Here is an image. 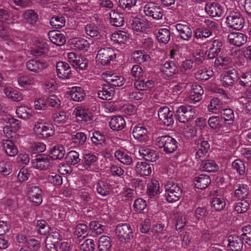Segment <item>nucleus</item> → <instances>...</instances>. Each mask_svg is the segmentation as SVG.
Segmentation results:
<instances>
[{
    "instance_id": "nucleus-1",
    "label": "nucleus",
    "mask_w": 251,
    "mask_h": 251,
    "mask_svg": "<svg viewBox=\"0 0 251 251\" xmlns=\"http://www.w3.org/2000/svg\"><path fill=\"white\" fill-rule=\"evenodd\" d=\"M165 196L169 202H173L178 201L182 196V190L179 185L173 180L167 182L165 185Z\"/></svg>"
},
{
    "instance_id": "nucleus-2",
    "label": "nucleus",
    "mask_w": 251,
    "mask_h": 251,
    "mask_svg": "<svg viewBox=\"0 0 251 251\" xmlns=\"http://www.w3.org/2000/svg\"><path fill=\"white\" fill-rule=\"evenodd\" d=\"M156 145L159 148H163V151L166 153H172L177 148V142L176 139L168 135L158 137Z\"/></svg>"
},
{
    "instance_id": "nucleus-3",
    "label": "nucleus",
    "mask_w": 251,
    "mask_h": 251,
    "mask_svg": "<svg viewBox=\"0 0 251 251\" xmlns=\"http://www.w3.org/2000/svg\"><path fill=\"white\" fill-rule=\"evenodd\" d=\"M226 23L230 28L240 30L244 27L245 21L240 13L230 11L226 17Z\"/></svg>"
},
{
    "instance_id": "nucleus-4",
    "label": "nucleus",
    "mask_w": 251,
    "mask_h": 251,
    "mask_svg": "<svg viewBox=\"0 0 251 251\" xmlns=\"http://www.w3.org/2000/svg\"><path fill=\"white\" fill-rule=\"evenodd\" d=\"M115 58L116 53L114 50L108 47L100 49L96 57L97 62L103 66L109 64Z\"/></svg>"
},
{
    "instance_id": "nucleus-5",
    "label": "nucleus",
    "mask_w": 251,
    "mask_h": 251,
    "mask_svg": "<svg viewBox=\"0 0 251 251\" xmlns=\"http://www.w3.org/2000/svg\"><path fill=\"white\" fill-rule=\"evenodd\" d=\"M195 115L194 109L190 106L182 105L177 108L175 117L180 123H185L194 118Z\"/></svg>"
},
{
    "instance_id": "nucleus-6",
    "label": "nucleus",
    "mask_w": 251,
    "mask_h": 251,
    "mask_svg": "<svg viewBox=\"0 0 251 251\" xmlns=\"http://www.w3.org/2000/svg\"><path fill=\"white\" fill-rule=\"evenodd\" d=\"M158 116L160 124L170 126L174 123V112L166 106L160 107L158 110Z\"/></svg>"
},
{
    "instance_id": "nucleus-7",
    "label": "nucleus",
    "mask_w": 251,
    "mask_h": 251,
    "mask_svg": "<svg viewBox=\"0 0 251 251\" xmlns=\"http://www.w3.org/2000/svg\"><path fill=\"white\" fill-rule=\"evenodd\" d=\"M144 12L147 16L155 20L161 19L164 15L162 8L153 2H148L144 6Z\"/></svg>"
},
{
    "instance_id": "nucleus-8",
    "label": "nucleus",
    "mask_w": 251,
    "mask_h": 251,
    "mask_svg": "<svg viewBox=\"0 0 251 251\" xmlns=\"http://www.w3.org/2000/svg\"><path fill=\"white\" fill-rule=\"evenodd\" d=\"M32 166L40 170H47L51 166L53 163L52 159L50 155L45 154H40L36 156V158L32 160Z\"/></svg>"
},
{
    "instance_id": "nucleus-9",
    "label": "nucleus",
    "mask_w": 251,
    "mask_h": 251,
    "mask_svg": "<svg viewBox=\"0 0 251 251\" xmlns=\"http://www.w3.org/2000/svg\"><path fill=\"white\" fill-rule=\"evenodd\" d=\"M238 79V72L232 68L226 71L221 75V81L225 87L232 86Z\"/></svg>"
},
{
    "instance_id": "nucleus-10",
    "label": "nucleus",
    "mask_w": 251,
    "mask_h": 251,
    "mask_svg": "<svg viewBox=\"0 0 251 251\" xmlns=\"http://www.w3.org/2000/svg\"><path fill=\"white\" fill-rule=\"evenodd\" d=\"M160 69L165 77L169 79H172L175 75L178 73L176 65L172 61H166L160 67Z\"/></svg>"
},
{
    "instance_id": "nucleus-11",
    "label": "nucleus",
    "mask_w": 251,
    "mask_h": 251,
    "mask_svg": "<svg viewBox=\"0 0 251 251\" xmlns=\"http://www.w3.org/2000/svg\"><path fill=\"white\" fill-rule=\"evenodd\" d=\"M247 36L240 32H231L227 36L228 43L237 47H240L244 45L247 43Z\"/></svg>"
},
{
    "instance_id": "nucleus-12",
    "label": "nucleus",
    "mask_w": 251,
    "mask_h": 251,
    "mask_svg": "<svg viewBox=\"0 0 251 251\" xmlns=\"http://www.w3.org/2000/svg\"><path fill=\"white\" fill-rule=\"evenodd\" d=\"M209 48L205 52V56L208 59H213L218 56L220 52L223 43L220 40L216 39L208 43Z\"/></svg>"
},
{
    "instance_id": "nucleus-13",
    "label": "nucleus",
    "mask_w": 251,
    "mask_h": 251,
    "mask_svg": "<svg viewBox=\"0 0 251 251\" xmlns=\"http://www.w3.org/2000/svg\"><path fill=\"white\" fill-rule=\"evenodd\" d=\"M116 233L120 239L125 240L126 242L133 237L132 229L130 226L127 224L118 225L116 228Z\"/></svg>"
},
{
    "instance_id": "nucleus-14",
    "label": "nucleus",
    "mask_w": 251,
    "mask_h": 251,
    "mask_svg": "<svg viewBox=\"0 0 251 251\" xmlns=\"http://www.w3.org/2000/svg\"><path fill=\"white\" fill-rule=\"evenodd\" d=\"M56 73L57 76L61 79H65L71 77V67L66 62L60 61L56 63Z\"/></svg>"
},
{
    "instance_id": "nucleus-15",
    "label": "nucleus",
    "mask_w": 251,
    "mask_h": 251,
    "mask_svg": "<svg viewBox=\"0 0 251 251\" xmlns=\"http://www.w3.org/2000/svg\"><path fill=\"white\" fill-rule=\"evenodd\" d=\"M49 66L47 62L44 60H38L35 59H31L26 63L27 69L34 73H39L42 70L46 68Z\"/></svg>"
},
{
    "instance_id": "nucleus-16",
    "label": "nucleus",
    "mask_w": 251,
    "mask_h": 251,
    "mask_svg": "<svg viewBox=\"0 0 251 251\" xmlns=\"http://www.w3.org/2000/svg\"><path fill=\"white\" fill-rule=\"evenodd\" d=\"M205 10L207 14L212 17H219L224 13L222 6L216 2L206 3L205 6Z\"/></svg>"
},
{
    "instance_id": "nucleus-17",
    "label": "nucleus",
    "mask_w": 251,
    "mask_h": 251,
    "mask_svg": "<svg viewBox=\"0 0 251 251\" xmlns=\"http://www.w3.org/2000/svg\"><path fill=\"white\" fill-rule=\"evenodd\" d=\"M115 93V89L109 84H104L98 92V97L103 100H111Z\"/></svg>"
},
{
    "instance_id": "nucleus-18",
    "label": "nucleus",
    "mask_w": 251,
    "mask_h": 251,
    "mask_svg": "<svg viewBox=\"0 0 251 251\" xmlns=\"http://www.w3.org/2000/svg\"><path fill=\"white\" fill-rule=\"evenodd\" d=\"M132 134L136 139L141 142H145L149 138L147 129L140 124L133 127Z\"/></svg>"
},
{
    "instance_id": "nucleus-19",
    "label": "nucleus",
    "mask_w": 251,
    "mask_h": 251,
    "mask_svg": "<svg viewBox=\"0 0 251 251\" xmlns=\"http://www.w3.org/2000/svg\"><path fill=\"white\" fill-rule=\"evenodd\" d=\"M139 152L140 155L147 161L155 162L159 158L158 154L156 151L145 147H141Z\"/></svg>"
},
{
    "instance_id": "nucleus-20",
    "label": "nucleus",
    "mask_w": 251,
    "mask_h": 251,
    "mask_svg": "<svg viewBox=\"0 0 251 251\" xmlns=\"http://www.w3.org/2000/svg\"><path fill=\"white\" fill-rule=\"evenodd\" d=\"M228 247L231 251H241L243 249L242 239L236 235H230L228 237Z\"/></svg>"
},
{
    "instance_id": "nucleus-21",
    "label": "nucleus",
    "mask_w": 251,
    "mask_h": 251,
    "mask_svg": "<svg viewBox=\"0 0 251 251\" xmlns=\"http://www.w3.org/2000/svg\"><path fill=\"white\" fill-rule=\"evenodd\" d=\"M75 115L77 120L84 124L92 121L91 114L88 110L82 107H77L75 108Z\"/></svg>"
},
{
    "instance_id": "nucleus-22",
    "label": "nucleus",
    "mask_w": 251,
    "mask_h": 251,
    "mask_svg": "<svg viewBox=\"0 0 251 251\" xmlns=\"http://www.w3.org/2000/svg\"><path fill=\"white\" fill-rule=\"evenodd\" d=\"M176 27L182 39L188 41L191 38L192 36V30L188 25L177 24L176 25Z\"/></svg>"
},
{
    "instance_id": "nucleus-23",
    "label": "nucleus",
    "mask_w": 251,
    "mask_h": 251,
    "mask_svg": "<svg viewBox=\"0 0 251 251\" xmlns=\"http://www.w3.org/2000/svg\"><path fill=\"white\" fill-rule=\"evenodd\" d=\"M109 16L110 23L113 26L120 27L124 25L125 21L123 13L111 10L109 13Z\"/></svg>"
},
{
    "instance_id": "nucleus-24",
    "label": "nucleus",
    "mask_w": 251,
    "mask_h": 251,
    "mask_svg": "<svg viewBox=\"0 0 251 251\" xmlns=\"http://www.w3.org/2000/svg\"><path fill=\"white\" fill-rule=\"evenodd\" d=\"M48 34L50 41L57 46H61L66 43L64 35L57 31H51L49 32Z\"/></svg>"
},
{
    "instance_id": "nucleus-25",
    "label": "nucleus",
    "mask_w": 251,
    "mask_h": 251,
    "mask_svg": "<svg viewBox=\"0 0 251 251\" xmlns=\"http://www.w3.org/2000/svg\"><path fill=\"white\" fill-rule=\"evenodd\" d=\"M136 173L141 176H148L151 172V166L145 162L138 161L134 168Z\"/></svg>"
},
{
    "instance_id": "nucleus-26",
    "label": "nucleus",
    "mask_w": 251,
    "mask_h": 251,
    "mask_svg": "<svg viewBox=\"0 0 251 251\" xmlns=\"http://www.w3.org/2000/svg\"><path fill=\"white\" fill-rule=\"evenodd\" d=\"M147 193L151 198L156 196L160 193V186L157 180L151 179L148 184Z\"/></svg>"
},
{
    "instance_id": "nucleus-27",
    "label": "nucleus",
    "mask_w": 251,
    "mask_h": 251,
    "mask_svg": "<svg viewBox=\"0 0 251 251\" xmlns=\"http://www.w3.org/2000/svg\"><path fill=\"white\" fill-rule=\"evenodd\" d=\"M110 128L115 131H119L123 129L125 126L126 123L124 119L121 116H116L113 117L109 123Z\"/></svg>"
},
{
    "instance_id": "nucleus-28",
    "label": "nucleus",
    "mask_w": 251,
    "mask_h": 251,
    "mask_svg": "<svg viewBox=\"0 0 251 251\" xmlns=\"http://www.w3.org/2000/svg\"><path fill=\"white\" fill-rule=\"evenodd\" d=\"M71 99L76 101H82L85 96V93L83 89L80 87H73L70 92Z\"/></svg>"
},
{
    "instance_id": "nucleus-29",
    "label": "nucleus",
    "mask_w": 251,
    "mask_h": 251,
    "mask_svg": "<svg viewBox=\"0 0 251 251\" xmlns=\"http://www.w3.org/2000/svg\"><path fill=\"white\" fill-rule=\"evenodd\" d=\"M96 189L99 194L105 196L109 194L111 185L106 180H100L97 184Z\"/></svg>"
},
{
    "instance_id": "nucleus-30",
    "label": "nucleus",
    "mask_w": 251,
    "mask_h": 251,
    "mask_svg": "<svg viewBox=\"0 0 251 251\" xmlns=\"http://www.w3.org/2000/svg\"><path fill=\"white\" fill-rule=\"evenodd\" d=\"M134 86L137 90L141 91L147 90L153 87V81L151 80L145 81L141 77L135 80Z\"/></svg>"
},
{
    "instance_id": "nucleus-31",
    "label": "nucleus",
    "mask_w": 251,
    "mask_h": 251,
    "mask_svg": "<svg viewBox=\"0 0 251 251\" xmlns=\"http://www.w3.org/2000/svg\"><path fill=\"white\" fill-rule=\"evenodd\" d=\"M195 186L199 189H203L206 188L211 183V179L208 176L200 175L196 177Z\"/></svg>"
},
{
    "instance_id": "nucleus-32",
    "label": "nucleus",
    "mask_w": 251,
    "mask_h": 251,
    "mask_svg": "<svg viewBox=\"0 0 251 251\" xmlns=\"http://www.w3.org/2000/svg\"><path fill=\"white\" fill-rule=\"evenodd\" d=\"M3 148L6 153L9 156L13 157L18 153V149L14 143L9 140H5L3 142Z\"/></svg>"
},
{
    "instance_id": "nucleus-33",
    "label": "nucleus",
    "mask_w": 251,
    "mask_h": 251,
    "mask_svg": "<svg viewBox=\"0 0 251 251\" xmlns=\"http://www.w3.org/2000/svg\"><path fill=\"white\" fill-rule=\"evenodd\" d=\"M50 157L53 160L61 159L63 158L65 154V151L64 147L62 145L55 146L50 151Z\"/></svg>"
},
{
    "instance_id": "nucleus-34",
    "label": "nucleus",
    "mask_w": 251,
    "mask_h": 251,
    "mask_svg": "<svg viewBox=\"0 0 251 251\" xmlns=\"http://www.w3.org/2000/svg\"><path fill=\"white\" fill-rule=\"evenodd\" d=\"M221 120L224 119L225 124L228 125H232L234 120L233 111L230 108L224 109L221 112Z\"/></svg>"
},
{
    "instance_id": "nucleus-35",
    "label": "nucleus",
    "mask_w": 251,
    "mask_h": 251,
    "mask_svg": "<svg viewBox=\"0 0 251 251\" xmlns=\"http://www.w3.org/2000/svg\"><path fill=\"white\" fill-rule=\"evenodd\" d=\"M23 17L28 24L34 25L38 21V15L34 10L28 9L23 12Z\"/></svg>"
},
{
    "instance_id": "nucleus-36",
    "label": "nucleus",
    "mask_w": 251,
    "mask_h": 251,
    "mask_svg": "<svg viewBox=\"0 0 251 251\" xmlns=\"http://www.w3.org/2000/svg\"><path fill=\"white\" fill-rule=\"evenodd\" d=\"M150 58V56L141 50H135L131 54V59L139 64L144 63Z\"/></svg>"
},
{
    "instance_id": "nucleus-37",
    "label": "nucleus",
    "mask_w": 251,
    "mask_h": 251,
    "mask_svg": "<svg viewBox=\"0 0 251 251\" xmlns=\"http://www.w3.org/2000/svg\"><path fill=\"white\" fill-rule=\"evenodd\" d=\"M110 38L115 44H124L127 39L126 33L122 30L116 31L112 34Z\"/></svg>"
},
{
    "instance_id": "nucleus-38",
    "label": "nucleus",
    "mask_w": 251,
    "mask_h": 251,
    "mask_svg": "<svg viewBox=\"0 0 251 251\" xmlns=\"http://www.w3.org/2000/svg\"><path fill=\"white\" fill-rule=\"evenodd\" d=\"M115 156L121 163L126 165H130L133 163L132 157L121 151H117L115 152Z\"/></svg>"
},
{
    "instance_id": "nucleus-39",
    "label": "nucleus",
    "mask_w": 251,
    "mask_h": 251,
    "mask_svg": "<svg viewBox=\"0 0 251 251\" xmlns=\"http://www.w3.org/2000/svg\"><path fill=\"white\" fill-rule=\"evenodd\" d=\"M65 159L67 164L70 165H75L81 160L79 153L75 151H69L67 154Z\"/></svg>"
},
{
    "instance_id": "nucleus-40",
    "label": "nucleus",
    "mask_w": 251,
    "mask_h": 251,
    "mask_svg": "<svg viewBox=\"0 0 251 251\" xmlns=\"http://www.w3.org/2000/svg\"><path fill=\"white\" fill-rule=\"evenodd\" d=\"M171 33L167 28L159 29L157 35V38L159 43L166 44L170 40Z\"/></svg>"
},
{
    "instance_id": "nucleus-41",
    "label": "nucleus",
    "mask_w": 251,
    "mask_h": 251,
    "mask_svg": "<svg viewBox=\"0 0 251 251\" xmlns=\"http://www.w3.org/2000/svg\"><path fill=\"white\" fill-rule=\"evenodd\" d=\"M201 167L203 171L207 172H216L218 170V166L214 161L212 160L202 161Z\"/></svg>"
},
{
    "instance_id": "nucleus-42",
    "label": "nucleus",
    "mask_w": 251,
    "mask_h": 251,
    "mask_svg": "<svg viewBox=\"0 0 251 251\" xmlns=\"http://www.w3.org/2000/svg\"><path fill=\"white\" fill-rule=\"evenodd\" d=\"M99 251H108L111 247V238L107 236H101L99 240Z\"/></svg>"
},
{
    "instance_id": "nucleus-43",
    "label": "nucleus",
    "mask_w": 251,
    "mask_h": 251,
    "mask_svg": "<svg viewBox=\"0 0 251 251\" xmlns=\"http://www.w3.org/2000/svg\"><path fill=\"white\" fill-rule=\"evenodd\" d=\"M107 83L113 86H122L125 83L124 78L121 76H118L113 74L110 75L106 80Z\"/></svg>"
},
{
    "instance_id": "nucleus-44",
    "label": "nucleus",
    "mask_w": 251,
    "mask_h": 251,
    "mask_svg": "<svg viewBox=\"0 0 251 251\" xmlns=\"http://www.w3.org/2000/svg\"><path fill=\"white\" fill-rule=\"evenodd\" d=\"M50 24L54 28H60L65 25V18L61 15L54 16L50 21Z\"/></svg>"
},
{
    "instance_id": "nucleus-45",
    "label": "nucleus",
    "mask_w": 251,
    "mask_h": 251,
    "mask_svg": "<svg viewBox=\"0 0 251 251\" xmlns=\"http://www.w3.org/2000/svg\"><path fill=\"white\" fill-rule=\"evenodd\" d=\"M97 157L94 154L88 153L84 155L82 162L83 166L86 169H88L90 166L97 161Z\"/></svg>"
},
{
    "instance_id": "nucleus-46",
    "label": "nucleus",
    "mask_w": 251,
    "mask_h": 251,
    "mask_svg": "<svg viewBox=\"0 0 251 251\" xmlns=\"http://www.w3.org/2000/svg\"><path fill=\"white\" fill-rule=\"evenodd\" d=\"M88 228L86 225L84 224H78L75 229L74 235L76 236L78 238L83 237L85 238L88 234Z\"/></svg>"
},
{
    "instance_id": "nucleus-47",
    "label": "nucleus",
    "mask_w": 251,
    "mask_h": 251,
    "mask_svg": "<svg viewBox=\"0 0 251 251\" xmlns=\"http://www.w3.org/2000/svg\"><path fill=\"white\" fill-rule=\"evenodd\" d=\"M213 75V72L208 70H201L195 73V76L197 79L200 80H207Z\"/></svg>"
},
{
    "instance_id": "nucleus-48",
    "label": "nucleus",
    "mask_w": 251,
    "mask_h": 251,
    "mask_svg": "<svg viewBox=\"0 0 251 251\" xmlns=\"http://www.w3.org/2000/svg\"><path fill=\"white\" fill-rule=\"evenodd\" d=\"M73 66L80 70H86L88 68V60L84 57L78 56L74 61Z\"/></svg>"
},
{
    "instance_id": "nucleus-49",
    "label": "nucleus",
    "mask_w": 251,
    "mask_h": 251,
    "mask_svg": "<svg viewBox=\"0 0 251 251\" xmlns=\"http://www.w3.org/2000/svg\"><path fill=\"white\" fill-rule=\"evenodd\" d=\"M105 137L103 134L99 131H95L92 133L91 141L95 145H102L105 141Z\"/></svg>"
},
{
    "instance_id": "nucleus-50",
    "label": "nucleus",
    "mask_w": 251,
    "mask_h": 251,
    "mask_svg": "<svg viewBox=\"0 0 251 251\" xmlns=\"http://www.w3.org/2000/svg\"><path fill=\"white\" fill-rule=\"evenodd\" d=\"M51 118L55 123L57 124H64L68 120V116L64 111L54 113L51 115Z\"/></svg>"
},
{
    "instance_id": "nucleus-51",
    "label": "nucleus",
    "mask_w": 251,
    "mask_h": 251,
    "mask_svg": "<svg viewBox=\"0 0 251 251\" xmlns=\"http://www.w3.org/2000/svg\"><path fill=\"white\" fill-rule=\"evenodd\" d=\"M211 204L215 210L220 211L225 207L226 202L223 198L216 197L212 199Z\"/></svg>"
},
{
    "instance_id": "nucleus-52",
    "label": "nucleus",
    "mask_w": 251,
    "mask_h": 251,
    "mask_svg": "<svg viewBox=\"0 0 251 251\" xmlns=\"http://www.w3.org/2000/svg\"><path fill=\"white\" fill-rule=\"evenodd\" d=\"M249 188L247 185H240L238 188L235 191V196L238 199L246 198L249 194Z\"/></svg>"
},
{
    "instance_id": "nucleus-53",
    "label": "nucleus",
    "mask_w": 251,
    "mask_h": 251,
    "mask_svg": "<svg viewBox=\"0 0 251 251\" xmlns=\"http://www.w3.org/2000/svg\"><path fill=\"white\" fill-rule=\"evenodd\" d=\"M90 229L97 234H100L105 229V226L101 224L99 221H93L89 224Z\"/></svg>"
},
{
    "instance_id": "nucleus-54",
    "label": "nucleus",
    "mask_w": 251,
    "mask_h": 251,
    "mask_svg": "<svg viewBox=\"0 0 251 251\" xmlns=\"http://www.w3.org/2000/svg\"><path fill=\"white\" fill-rule=\"evenodd\" d=\"M222 120L220 117L213 116L209 119L208 123L211 128L219 130L222 127Z\"/></svg>"
},
{
    "instance_id": "nucleus-55",
    "label": "nucleus",
    "mask_w": 251,
    "mask_h": 251,
    "mask_svg": "<svg viewBox=\"0 0 251 251\" xmlns=\"http://www.w3.org/2000/svg\"><path fill=\"white\" fill-rule=\"evenodd\" d=\"M75 49L82 50L87 48L89 46V43L88 41L82 38H77L74 39L72 42Z\"/></svg>"
},
{
    "instance_id": "nucleus-56",
    "label": "nucleus",
    "mask_w": 251,
    "mask_h": 251,
    "mask_svg": "<svg viewBox=\"0 0 251 251\" xmlns=\"http://www.w3.org/2000/svg\"><path fill=\"white\" fill-rule=\"evenodd\" d=\"M211 35L209 30H207L204 26L197 28L194 32V36L197 39L208 38Z\"/></svg>"
},
{
    "instance_id": "nucleus-57",
    "label": "nucleus",
    "mask_w": 251,
    "mask_h": 251,
    "mask_svg": "<svg viewBox=\"0 0 251 251\" xmlns=\"http://www.w3.org/2000/svg\"><path fill=\"white\" fill-rule=\"evenodd\" d=\"M137 0H119L118 5L120 8L124 10H129L134 7Z\"/></svg>"
},
{
    "instance_id": "nucleus-58",
    "label": "nucleus",
    "mask_w": 251,
    "mask_h": 251,
    "mask_svg": "<svg viewBox=\"0 0 251 251\" xmlns=\"http://www.w3.org/2000/svg\"><path fill=\"white\" fill-rule=\"evenodd\" d=\"M243 233L241 237L246 244L251 246V226L248 225L242 228Z\"/></svg>"
},
{
    "instance_id": "nucleus-59",
    "label": "nucleus",
    "mask_w": 251,
    "mask_h": 251,
    "mask_svg": "<svg viewBox=\"0 0 251 251\" xmlns=\"http://www.w3.org/2000/svg\"><path fill=\"white\" fill-rule=\"evenodd\" d=\"M10 31L4 24V23L0 24V37L4 40L12 43L13 41L10 38Z\"/></svg>"
},
{
    "instance_id": "nucleus-60",
    "label": "nucleus",
    "mask_w": 251,
    "mask_h": 251,
    "mask_svg": "<svg viewBox=\"0 0 251 251\" xmlns=\"http://www.w3.org/2000/svg\"><path fill=\"white\" fill-rule=\"evenodd\" d=\"M48 181L54 185H60L62 183V177L55 173H50L47 176Z\"/></svg>"
},
{
    "instance_id": "nucleus-61",
    "label": "nucleus",
    "mask_w": 251,
    "mask_h": 251,
    "mask_svg": "<svg viewBox=\"0 0 251 251\" xmlns=\"http://www.w3.org/2000/svg\"><path fill=\"white\" fill-rule=\"evenodd\" d=\"M16 112L18 116L23 119H27L31 116L30 110L25 106L18 107Z\"/></svg>"
},
{
    "instance_id": "nucleus-62",
    "label": "nucleus",
    "mask_w": 251,
    "mask_h": 251,
    "mask_svg": "<svg viewBox=\"0 0 251 251\" xmlns=\"http://www.w3.org/2000/svg\"><path fill=\"white\" fill-rule=\"evenodd\" d=\"M232 167L240 175H244L245 166L243 162L241 160L236 159L234 160L232 163Z\"/></svg>"
},
{
    "instance_id": "nucleus-63",
    "label": "nucleus",
    "mask_w": 251,
    "mask_h": 251,
    "mask_svg": "<svg viewBox=\"0 0 251 251\" xmlns=\"http://www.w3.org/2000/svg\"><path fill=\"white\" fill-rule=\"evenodd\" d=\"M11 172L12 166L10 162L4 160L0 162V173L4 176H7Z\"/></svg>"
},
{
    "instance_id": "nucleus-64",
    "label": "nucleus",
    "mask_w": 251,
    "mask_h": 251,
    "mask_svg": "<svg viewBox=\"0 0 251 251\" xmlns=\"http://www.w3.org/2000/svg\"><path fill=\"white\" fill-rule=\"evenodd\" d=\"M86 139L87 137L84 133L78 132L72 136V141L74 143L82 145L85 143Z\"/></svg>"
}]
</instances>
